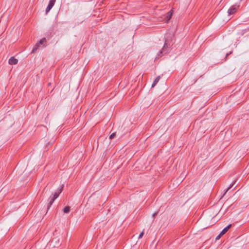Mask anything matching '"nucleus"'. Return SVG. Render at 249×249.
<instances>
[{
    "mask_svg": "<svg viewBox=\"0 0 249 249\" xmlns=\"http://www.w3.org/2000/svg\"><path fill=\"white\" fill-rule=\"evenodd\" d=\"M156 214H157V213H154L153 216H155Z\"/></svg>",
    "mask_w": 249,
    "mask_h": 249,
    "instance_id": "18",
    "label": "nucleus"
},
{
    "mask_svg": "<svg viewBox=\"0 0 249 249\" xmlns=\"http://www.w3.org/2000/svg\"><path fill=\"white\" fill-rule=\"evenodd\" d=\"M55 2V0H50L49 3L46 9V13H48L52 8Z\"/></svg>",
    "mask_w": 249,
    "mask_h": 249,
    "instance_id": "2",
    "label": "nucleus"
},
{
    "mask_svg": "<svg viewBox=\"0 0 249 249\" xmlns=\"http://www.w3.org/2000/svg\"><path fill=\"white\" fill-rule=\"evenodd\" d=\"M115 136V133H113L112 134H111L110 136H109V139L110 140L112 139L113 138H114Z\"/></svg>",
    "mask_w": 249,
    "mask_h": 249,
    "instance_id": "15",
    "label": "nucleus"
},
{
    "mask_svg": "<svg viewBox=\"0 0 249 249\" xmlns=\"http://www.w3.org/2000/svg\"><path fill=\"white\" fill-rule=\"evenodd\" d=\"M143 234H144V232L143 231H142L139 235V238H141L142 237V236L143 235Z\"/></svg>",
    "mask_w": 249,
    "mask_h": 249,
    "instance_id": "16",
    "label": "nucleus"
},
{
    "mask_svg": "<svg viewBox=\"0 0 249 249\" xmlns=\"http://www.w3.org/2000/svg\"><path fill=\"white\" fill-rule=\"evenodd\" d=\"M46 41V40L45 38H43L41 39H40L39 42L36 44V47L33 49L32 52H35V51L37 49V47H39V45L45 42Z\"/></svg>",
    "mask_w": 249,
    "mask_h": 249,
    "instance_id": "4",
    "label": "nucleus"
},
{
    "mask_svg": "<svg viewBox=\"0 0 249 249\" xmlns=\"http://www.w3.org/2000/svg\"><path fill=\"white\" fill-rule=\"evenodd\" d=\"M231 226V225L230 224L223 229V230L220 232V233H219V239L221 237V236L224 235L228 231V230L230 229Z\"/></svg>",
    "mask_w": 249,
    "mask_h": 249,
    "instance_id": "3",
    "label": "nucleus"
},
{
    "mask_svg": "<svg viewBox=\"0 0 249 249\" xmlns=\"http://www.w3.org/2000/svg\"><path fill=\"white\" fill-rule=\"evenodd\" d=\"M172 16V13L171 11L168 12L167 15V17L168 18L167 21L170 20V19L171 18Z\"/></svg>",
    "mask_w": 249,
    "mask_h": 249,
    "instance_id": "14",
    "label": "nucleus"
},
{
    "mask_svg": "<svg viewBox=\"0 0 249 249\" xmlns=\"http://www.w3.org/2000/svg\"><path fill=\"white\" fill-rule=\"evenodd\" d=\"M239 7V5H234L231 6L228 11L229 14L232 15L235 13L238 9Z\"/></svg>",
    "mask_w": 249,
    "mask_h": 249,
    "instance_id": "1",
    "label": "nucleus"
},
{
    "mask_svg": "<svg viewBox=\"0 0 249 249\" xmlns=\"http://www.w3.org/2000/svg\"><path fill=\"white\" fill-rule=\"evenodd\" d=\"M215 240H218V236L216 237Z\"/></svg>",
    "mask_w": 249,
    "mask_h": 249,
    "instance_id": "19",
    "label": "nucleus"
},
{
    "mask_svg": "<svg viewBox=\"0 0 249 249\" xmlns=\"http://www.w3.org/2000/svg\"><path fill=\"white\" fill-rule=\"evenodd\" d=\"M230 53H227L226 55V56H225V58H226L230 54Z\"/></svg>",
    "mask_w": 249,
    "mask_h": 249,
    "instance_id": "17",
    "label": "nucleus"
},
{
    "mask_svg": "<svg viewBox=\"0 0 249 249\" xmlns=\"http://www.w3.org/2000/svg\"><path fill=\"white\" fill-rule=\"evenodd\" d=\"M160 76H157L155 79L154 80L152 85V87H154L156 86V85L158 83V82L160 80Z\"/></svg>",
    "mask_w": 249,
    "mask_h": 249,
    "instance_id": "10",
    "label": "nucleus"
},
{
    "mask_svg": "<svg viewBox=\"0 0 249 249\" xmlns=\"http://www.w3.org/2000/svg\"><path fill=\"white\" fill-rule=\"evenodd\" d=\"M55 200V199L53 197V196L51 195L49 199H48V201H49V203H48V209H49V208L51 207V206L52 205V204L53 203V202H54V201Z\"/></svg>",
    "mask_w": 249,
    "mask_h": 249,
    "instance_id": "6",
    "label": "nucleus"
},
{
    "mask_svg": "<svg viewBox=\"0 0 249 249\" xmlns=\"http://www.w3.org/2000/svg\"><path fill=\"white\" fill-rule=\"evenodd\" d=\"M63 188V185H62V186L61 188L60 189L59 191V192H58V193L56 192V193H55L54 194H53V195H52V196H53V197L55 199H56V198L58 197V196H59V194H60L61 193V192L62 191Z\"/></svg>",
    "mask_w": 249,
    "mask_h": 249,
    "instance_id": "7",
    "label": "nucleus"
},
{
    "mask_svg": "<svg viewBox=\"0 0 249 249\" xmlns=\"http://www.w3.org/2000/svg\"><path fill=\"white\" fill-rule=\"evenodd\" d=\"M63 188V185H62V186L61 188L60 189L59 191V192H58V193L56 192V193H55L54 194H53V195H52V196H53V197L55 199H56V198L58 197V196H59V194H60L61 193V192L62 191Z\"/></svg>",
    "mask_w": 249,
    "mask_h": 249,
    "instance_id": "8",
    "label": "nucleus"
},
{
    "mask_svg": "<svg viewBox=\"0 0 249 249\" xmlns=\"http://www.w3.org/2000/svg\"><path fill=\"white\" fill-rule=\"evenodd\" d=\"M18 60L14 57H11L8 61V63L10 65H16L18 63Z\"/></svg>",
    "mask_w": 249,
    "mask_h": 249,
    "instance_id": "5",
    "label": "nucleus"
},
{
    "mask_svg": "<svg viewBox=\"0 0 249 249\" xmlns=\"http://www.w3.org/2000/svg\"><path fill=\"white\" fill-rule=\"evenodd\" d=\"M63 188V185H62V186L61 188L60 189L59 191V192H58V193L56 192V193H55L54 194H53V195H52V196H53V197L55 199H56V198L58 197V196H59V194H60L61 193V192L62 191Z\"/></svg>",
    "mask_w": 249,
    "mask_h": 249,
    "instance_id": "9",
    "label": "nucleus"
},
{
    "mask_svg": "<svg viewBox=\"0 0 249 249\" xmlns=\"http://www.w3.org/2000/svg\"><path fill=\"white\" fill-rule=\"evenodd\" d=\"M166 43L165 42V44L163 47V48L162 49V50L160 52V54H165L167 53V51H165V49H166Z\"/></svg>",
    "mask_w": 249,
    "mask_h": 249,
    "instance_id": "11",
    "label": "nucleus"
},
{
    "mask_svg": "<svg viewBox=\"0 0 249 249\" xmlns=\"http://www.w3.org/2000/svg\"><path fill=\"white\" fill-rule=\"evenodd\" d=\"M236 182V180H235L234 181H233L232 182V183L231 184V185L228 187L227 188L226 190H225V191L224 192V195H223V196L220 198V199H221L223 196L225 195V194L227 193V192L235 184Z\"/></svg>",
    "mask_w": 249,
    "mask_h": 249,
    "instance_id": "12",
    "label": "nucleus"
},
{
    "mask_svg": "<svg viewBox=\"0 0 249 249\" xmlns=\"http://www.w3.org/2000/svg\"><path fill=\"white\" fill-rule=\"evenodd\" d=\"M70 211V207L69 206H66L64 208L63 212L65 213H68Z\"/></svg>",
    "mask_w": 249,
    "mask_h": 249,
    "instance_id": "13",
    "label": "nucleus"
}]
</instances>
